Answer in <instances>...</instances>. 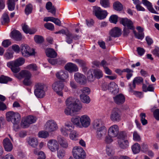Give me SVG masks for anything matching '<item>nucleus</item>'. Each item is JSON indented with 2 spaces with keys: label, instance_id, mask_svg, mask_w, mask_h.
Returning <instances> with one entry per match:
<instances>
[{
  "label": "nucleus",
  "instance_id": "obj_15",
  "mask_svg": "<svg viewBox=\"0 0 159 159\" xmlns=\"http://www.w3.org/2000/svg\"><path fill=\"white\" fill-rule=\"evenodd\" d=\"M120 23L125 27H126L130 30H134V29L133 22L131 20L127 18H121L120 20Z\"/></svg>",
  "mask_w": 159,
  "mask_h": 159
},
{
  "label": "nucleus",
  "instance_id": "obj_25",
  "mask_svg": "<svg viewBox=\"0 0 159 159\" xmlns=\"http://www.w3.org/2000/svg\"><path fill=\"white\" fill-rule=\"evenodd\" d=\"M143 3L146 6L148 10L152 13L158 14L152 7V3L147 0H142Z\"/></svg>",
  "mask_w": 159,
  "mask_h": 159
},
{
  "label": "nucleus",
  "instance_id": "obj_3",
  "mask_svg": "<svg viewBox=\"0 0 159 159\" xmlns=\"http://www.w3.org/2000/svg\"><path fill=\"white\" fill-rule=\"evenodd\" d=\"M67 99L71 106L72 112H79L81 110L82 106L79 100L72 97H69Z\"/></svg>",
  "mask_w": 159,
  "mask_h": 159
},
{
  "label": "nucleus",
  "instance_id": "obj_37",
  "mask_svg": "<svg viewBox=\"0 0 159 159\" xmlns=\"http://www.w3.org/2000/svg\"><path fill=\"white\" fill-rule=\"evenodd\" d=\"M132 151L134 154L139 152L140 149V146L138 143L134 144L131 147Z\"/></svg>",
  "mask_w": 159,
  "mask_h": 159
},
{
  "label": "nucleus",
  "instance_id": "obj_38",
  "mask_svg": "<svg viewBox=\"0 0 159 159\" xmlns=\"http://www.w3.org/2000/svg\"><path fill=\"white\" fill-rule=\"evenodd\" d=\"M118 89V86L114 82H111L109 84V90L110 91L113 92Z\"/></svg>",
  "mask_w": 159,
  "mask_h": 159
},
{
  "label": "nucleus",
  "instance_id": "obj_54",
  "mask_svg": "<svg viewBox=\"0 0 159 159\" xmlns=\"http://www.w3.org/2000/svg\"><path fill=\"white\" fill-rule=\"evenodd\" d=\"M133 139L134 141H139L141 140L140 136L136 131L134 132L133 134Z\"/></svg>",
  "mask_w": 159,
  "mask_h": 159
},
{
  "label": "nucleus",
  "instance_id": "obj_59",
  "mask_svg": "<svg viewBox=\"0 0 159 159\" xmlns=\"http://www.w3.org/2000/svg\"><path fill=\"white\" fill-rule=\"evenodd\" d=\"M60 130L61 134L65 136H67L68 135L69 132L68 131V129H66V128L62 127L61 128Z\"/></svg>",
  "mask_w": 159,
  "mask_h": 159
},
{
  "label": "nucleus",
  "instance_id": "obj_10",
  "mask_svg": "<svg viewBox=\"0 0 159 159\" xmlns=\"http://www.w3.org/2000/svg\"><path fill=\"white\" fill-rule=\"evenodd\" d=\"M110 119L113 122H119L121 120V114L119 109L114 108L110 116Z\"/></svg>",
  "mask_w": 159,
  "mask_h": 159
},
{
  "label": "nucleus",
  "instance_id": "obj_18",
  "mask_svg": "<svg viewBox=\"0 0 159 159\" xmlns=\"http://www.w3.org/2000/svg\"><path fill=\"white\" fill-rule=\"evenodd\" d=\"M3 144L5 151H11L13 148V145L10 139L7 138H5L3 141Z\"/></svg>",
  "mask_w": 159,
  "mask_h": 159
},
{
  "label": "nucleus",
  "instance_id": "obj_12",
  "mask_svg": "<svg viewBox=\"0 0 159 159\" xmlns=\"http://www.w3.org/2000/svg\"><path fill=\"white\" fill-rule=\"evenodd\" d=\"M74 79L75 81L81 85H84L86 83V78L83 75L78 72L74 75Z\"/></svg>",
  "mask_w": 159,
  "mask_h": 159
},
{
  "label": "nucleus",
  "instance_id": "obj_61",
  "mask_svg": "<svg viewBox=\"0 0 159 159\" xmlns=\"http://www.w3.org/2000/svg\"><path fill=\"white\" fill-rule=\"evenodd\" d=\"M2 18L3 21L5 23H8L10 21V19L7 13H4L2 16Z\"/></svg>",
  "mask_w": 159,
  "mask_h": 159
},
{
  "label": "nucleus",
  "instance_id": "obj_1",
  "mask_svg": "<svg viewBox=\"0 0 159 159\" xmlns=\"http://www.w3.org/2000/svg\"><path fill=\"white\" fill-rule=\"evenodd\" d=\"M25 62V60L24 58L20 57L14 61L8 62L7 66L11 69L13 73H17L20 70L19 66L24 64Z\"/></svg>",
  "mask_w": 159,
  "mask_h": 159
},
{
  "label": "nucleus",
  "instance_id": "obj_29",
  "mask_svg": "<svg viewBox=\"0 0 159 159\" xmlns=\"http://www.w3.org/2000/svg\"><path fill=\"white\" fill-rule=\"evenodd\" d=\"M66 102L67 107L64 110V113L67 115L72 116L74 112H72L71 106H70V104L69 103L67 99L66 100Z\"/></svg>",
  "mask_w": 159,
  "mask_h": 159
},
{
  "label": "nucleus",
  "instance_id": "obj_40",
  "mask_svg": "<svg viewBox=\"0 0 159 159\" xmlns=\"http://www.w3.org/2000/svg\"><path fill=\"white\" fill-rule=\"evenodd\" d=\"M57 150V156L59 159H62L65 156L66 152L63 149H58Z\"/></svg>",
  "mask_w": 159,
  "mask_h": 159
},
{
  "label": "nucleus",
  "instance_id": "obj_42",
  "mask_svg": "<svg viewBox=\"0 0 159 159\" xmlns=\"http://www.w3.org/2000/svg\"><path fill=\"white\" fill-rule=\"evenodd\" d=\"M79 135L78 133L76 131H72L70 134V139L74 140H76L78 139V138L79 137Z\"/></svg>",
  "mask_w": 159,
  "mask_h": 159
},
{
  "label": "nucleus",
  "instance_id": "obj_8",
  "mask_svg": "<svg viewBox=\"0 0 159 159\" xmlns=\"http://www.w3.org/2000/svg\"><path fill=\"white\" fill-rule=\"evenodd\" d=\"M45 129L49 133H52L57 130L58 126L57 122L54 120H48L45 125Z\"/></svg>",
  "mask_w": 159,
  "mask_h": 159
},
{
  "label": "nucleus",
  "instance_id": "obj_46",
  "mask_svg": "<svg viewBox=\"0 0 159 159\" xmlns=\"http://www.w3.org/2000/svg\"><path fill=\"white\" fill-rule=\"evenodd\" d=\"M32 10L33 7L31 4H29L26 5L25 9V13L27 15H28L32 12Z\"/></svg>",
  "mask_w": 159,
  "mask_h": 159
},
{
  "label": "nucleus",
  "instance_id": "obj_11",
  "mask_svg": "<svg viewBox=\"0 0 159 159\" xmlns=\"http://www.w3.org/2000/svg\"><path fill=\"white\" fill-rule=\"evenodd\" d=\"M48 149L52 152H54L59 149V145L57 141L55 139H50L48 142Z\"/></svg>",
  "mask_w": 159,
  "mask_h": 159
},
{
  "label": "nucleus",
  "instance_id": "obj_63",
  "mask_svg": "<svg viewBox=\"0 0 159 159\" xmlns=\"http://www.w3.org/2000/svg\"><path fill=\"white\" fill-rule=\"evenodd\" d=\"M159 48L156 47L155 49L152 51V53L156 57H159Z\"/></svg>",
  "mask_w": 159,
  "mask_h": 159
},
{
  "label": "nucleus",
  "instance_id": "obj_47",
  "mask_svg": "<svg viewBox=\"0 0 159 159\" xmlns=\"http://www.w3.org/2000/svg\"><path fill=\"white\" fill-rule=\"evenodd\" d=\"M35 90H44L45 89V85L43 83H37L35 84Z\"/></svg>",
  "mask_w": 159,
  "mask_h": 159
},
{
  "label": "nucleus",
  "instance_id": "obj_32",
  "mask_svg": "<svg viewBox=\"0 0 159 159\" xmlns=\"http://www.w3.org/2000/svg\"><path fill=\"white\" fill-rule=\"evenodd\" d=\"M46 89L34 90L35 95L38 98H43L45 95Z\"/></svg>",
  "mask_w": 159,
  "mask_h": 159
},
{
  "label": "nucleus",
  "instance_id": "obj_57",
  "mask_svg": "<svg viewBox=\"0 0 159 159\" xmlns=\"http://www.w3.org/2000/svg\"><path fill=\"white\" fill-rule=\"evenodd\" d=\"M4 57L6 59H10L13 57V53L10 52H6L4 54Z\"/></svg>",
  "mask_w": 159,
  "mask_h": 159
},
{
  "label": "nucleus",
  "instance_id": "obj_9",
  "mask_svg": "<svg viewBox=\"0 0 159 159\" xmlns=\"http://www.w3.org/2000/svg\"><path fill=\"white\" fill-rule=\"evenodd\" d=\"M52 88L60 96H62V90L64 87L62 82L58 80L55 81L52 85Z\"/></svg>",
  "mask_w": 159,
  "mask_h": 159
},
{
  "label": "nucleus",
  "instance_id": "obj_26",
  "mask_svg": "<svg viewBox=\"0 0 159 159\" xmlns=\"http://www.w3.org/2000/svg\"><path fill=\"white\" fill-rule=\"evenodd\" d=\"M45 52L47 56L51 58H55L57 56V54L54 49L50 48H47Z\"/></svg>",
  "mask_w": 159,
  "mask_h": 159
},
{
  "label": "nucleus",
  "instance_id": "obj_31",
  "mask_svg": "<svg viewBox=\"0 0 159 159\" xmlns=\"http://www.w3.org/2000/svg\"><path fill=\"white\" fill-rule=\"evenodd\" d=\"M93 125L94 128L97 130L105 128L102 125L101 121L98 120H95L94 121Z\"/></svg>",
  "mask_w": 159,
  "mask_h": 159
},
{
  "label": "nucleus",
  "instance_id": "obj_23",
  "mask_svg": "<svg viewBox=\"0 0 159 159\" xmlns=\"http://www.w3.org/2000/svg\"><path fill=\"white\" fill-rule=\"evenodd\" d=\"M46 8L49 12L51 13L54 16H55L56 9L55 7L52 5V3L51 2H48L47 3L46 5Z\"/></svg>",
  "mask_w": 159,
  "mask_h": 159
},
{
  "label": "nucleus",
  "instance_id": "obj_56",
  "mask_svg": "<svg viewBox=\"0 0 159 159\" xmlns=\"http://www.w3.org/2000/svg\"><path fill=\"white\" fill-rule=\"evenodd\" d=\"M11 44V42L9 39L4 40L2 43V46L5 48H7Z\"/></svg>",
  "mask_w": 159,
  "mask_h": 159
},
{
  "label": "nucleus",
  "instance_id": "obj_62",
  "mask_svg": "<svg viewBox=\"0 0 159 159\" xmlns=\"http://www.w3.org/2000/svg\"><path fill=\"white\" fill-rule=\"evenodd\" d=\"M106 151L107 153L108 156H110L113 153L112 148L110 146L108 145L107 146Z\"/></svg>",
  "mask_w": 159,
  "mask_h": 159
},
{
  "label": "nucleus",
  "instance_id": "obj_19",
  "mask_svg": "<svg viewBox=\"0 0 159 159\" xmlns=\"http://www.w3.org/2000/svg\"><path fill=\"white\" fill-rule=\"evenodd\" d=\"M56 77L58 79L64 81L68 77V74L66 71L60 70L56 74Z\"/></svg>",
  "mask_w": 159,
  "mask_h": 159
},
{
  "label": "nucleus",
  "instance_id": "obj_49",
  "mask_svg": "<svg viewBox=\"0 0 159 159\" xmlns=\"http://www.w3.org/2000/svg\"><path fill=\"white\" fill-rule=\"evenodd\" d=\"M87 78L89 81L92 82L93 81L95 78L93 74V71L92 73V72L90 71H88L87 73Z\"/></svg>",
  "mask_w": 159,
  "mask_h": 159
},
{
  "label": "nucleus",
  "instance_id": "obj_43",
  "mask_svg": "<svg viewBox=\"0 0 159 159\" xmlns=\"http://www.w3.org/2000/svg\"><path fill=\"white\" fill-rule=\"evenodd\" d=\"M14 0H8V7L9 10L12 11L14 10L15 7V2Z\"/></svg>",
  "mask_w": 159,
  "mask_h": 159
},
{
  "label": "nucleus",
  "instance_id": "obj_44",
  "mask_svg": "<svg viewBox=\"0 0 159 159\" xmlns=\"http://www.w3.org/2000/svg\"><path fill=\"white\" fill-rule=\"evenodd\" d=\"M100 3L101 5L105 8L110 7V3L109 0H100Z\"/></svg>",
  "mask_w": 159,
  "mask_h": 159
},
{
  "label": "nucleus",
  "instance_id": "obj_45",
  "mask_svg": "<svg viewBox=\"0 0 159 159\" xmlns=\"http://www.w3.org/2000/svg\"><path fill=\"white\" fill-rule=\"evenodd\" d=\"M133 30L134 33L136 38L140 40H142L144 38V35L143 32L137 33L135 30Z\"/></svg>",
  "mask_w": 159,
  "mask_h": 159
},
{
  "label": "nucleus",
  "instance_id": "obj_21",
  "mask_svg": "<svg viewBox=\"0 0 159 159\" xmlns=\"http://www.w3.org/2000/svg\"><path fill=\"white\" fill-rule=\"evenodd\" d=\"M10 36L11 38L16 41H20L22 39L21 33L16 30H14L11 32Z\"/></svg>",
  "mask_w": 159,
  "mask_h": 159
},
{
  "label": "nucleus",
  "instance_id": "obj_50",
  "mask_svg": "<svg viewBox=\"0 0 159 159\" xmlns=\"http://www.w3.org/2000/svg\"><path fill=\"white\" fill-rule=\"evenodd\" d=\"M66 42L69 44L71 43L72 41V38H75L73 37L71 34L70 33H67L66 34Z\"/></svg>",
  "mask_w": 159,
  "mask_h": 159
},
{
  "label": "nucleus",
  "instance_id": "obj_39",
  "mask_svg": "<svg viewBox=\"0 0 159 159\" xmlns=\"http://www.w3.org/2000/svg\"><path fill=\"white\" fill-rule=\"evenodd\" d=\"M80 97L81 101L84 103H89L90 101V99L89 96L85 94H81Z\"/></svg>",
  "mask_w": 159,
  "mask_h": 159
},
{
  "label": "nucleus",
  "instance_id": "obj_33",
  "mask_svg": "<svg viewBox=\"0 0 159 159\" xmlns=\"http://www.w3.org/2000/svg\"><path fill=\"white\" fill-rule=\"evenodd\" d=\"M96 133L97 138L100 139H101L102 137L106 134V130L105 127L103 128L97 130Z\"/></svg>",
  "mask_w": 159,
  "mask_h": 159
},
{
  "label": "nucleus",
  "instance_id": "obj_55",
  "mask_svg": "<svg viewBox=\"0 0 159 159\" xmlns=\"http://www.w3.org/2000/svg\"><path fill=\"white\" fill-rule=\"evenodd\" d=\"M44 25L45 28L51 30H52L54 29L53 25L51 23H46Z\"/></svg>",
  "mask_w": 159,
  "mask_h": 159
},
{
  "label": "nucleus",
  "instance_id": "obj_16",
  "mask_svg": "<svg viewBox=\"0 0 159 159\" xmlns=\"http://www.w3.org/2000/svg\"><path fill=\"white\" fill-rule=\"evenodd\" d=\"M113 98L114 102L118 105L123 104L125 101V97L121 93L116 95L113 97Z\"/></svg>",
  "mask_w": 159,
  "mask_h": 159
},
{
  "label": "nucleus",
  "instance_id": "obj_6",
  "mask_svg": "<svg viewBox=\"0 0 159 159\" xmlns=\"http://www.w3.org/2000/svg\"><path fill=\"white\" fill-rule=\"evenodd\" d=\"M20 50L22 55L24 57H27L35 55L34 49H31L30 47L26 44H21L20 46Z\"/></svg>",
  "mask_w": 159,
  "mask_h": 159
},
{
  "label": "nucleus",
  "instance_id": "obj_52",
  "mask_svg": "<svg viewBox=\"0 0 159 159\" xmlns=\"http://www.w3.org/2000/svg\"><path fill=\"white\" fill-rule=\"evenodd\" d=\"M118 17L115 15H111L110 18L109 20L111 23L116 24L117 21Z\"/></svg>",
  "mask_w": 159,
  "mask_h": 159
},
{
  "label": "nucleus",
  "instance_id": "obj_35",
  "mask_svg": "<svg viewBox=\"0 0 159 159\" xmlns=\"http://www.w3.org/2000/svg\"><path fill=\"white\" fill-rule=\"evenodd\" d=\"M113 7L115 10L118 11H121L123 9V5L118 1L115 2L113 3Z\"/></svg>",
  "mask_w": 159,
  "mask_h": 159
},
{
  "label": "nucleus",
  "instance_id": "obj_41",
  "mask_svg": "<svg viewBox=\"0 0 159 159\" xmlns=\"http://www.w3.org/2000/svg\"><path fill=\"white\" fill-rule=\"evenodd\" d=\"M12 80V79L5 76L2 75L0 76V83L6 84L8 81Z\"/></svg>",
  "mask_w": 159,
  "mask_h": 159
},
{
  "label": "nucleus",
  "instance_id": "obj_64",
  "mask_svg": "<svg viewBox=\"0 0 159 159\" xmlns=\"http://www.w3.org/2000/svg\"><path fill=\"white\" fill-rule=\"evenodd\" d=\"M153 115L155 118L157 120H159V109H156L153 112Z\"/></svg>",
  "mask_w": 159,
  "mask_h": 159
},
{
  "label": "nucleus",
  "instance_id": "obj_4",
  "mask_svg": "<svg viewBox=\"0 0 159 159\" xmlns=\"http://www.w3.org/2000/svg\"><path fill=\"white\" fill-rule=\"evenodd\" d=\"M73 155L76 159H84L86 157L85 153L83 148L75 146L73 149Z\"/></svg>",
  "mask_w": 159,
  "mask_h": 159
},
{
  "label": "nucleus",
  "instance_id": "obj_51",
  "mask_svg": "<svg viewBox=\"0 0 159 159\" xmlns=\"http://www.w3.org/2000/svg\"><path fill=\"white\" fill-rule=\"evenodd\" d=\"M35 42L38 43H41L44 41L43 37L41 36L36 35L34 37Z\"/></svg>",
  "mask_w": 159,
  "mask_h": 159
},
{
  "label": "nucleus",
  "instance_id": "obj_7",
  "mask_svg": "<svg viewBox=\"0 0 159 159\" xmlns=\"http://www.w3.org/2000/svg\"><path fill=\"white\" fill-rule=\"evenodd\" d=\"M93 12L96 17L99 20L105 19L107 15L106 11L103 10L100 7L97 6L93 7Z\"/></svg>",
  "mask_w": 159,
  "mask_h": 159
},
{
  "label": "nucleus",
  "instance_id": "obj_30",
  "mask_svg": "<svg viewBox=\"0 0 159 159\" xmlns=\"http://www.w3.org/2000/svg\"><path fill=\"white\" fill-rule=\"evenodd\" d=\"M71 121L74 125L80 128L81 127L80 124V117L79 116H76L73 117L71 119Z\"/></svg>",
  "mask_w": 159,
  "mask_h": 159
},
{
  "label": "nucleus",
  "instance_id": "obj_24",
  "mask_svg": "<svg viewBox=\"0 0 159 159\" xmlns=\"http://www.w3.org/2000/svg\"><path fill=\"white\" fill-rule=\"evenodd\" d=\"M110 34L113 37H119L121 34V30L118 27H115L110 31Z\"/></svg>",
  "mask_w": 159,
  "mask_h": 159
},
{
  "label": "nucleus",
  "instance_id": "obj_20",
  "mask_svg": "<svg viewBox=\"0 0 159 159\" xmlns=\"http://www.w3.org/2000/svg\"><path fill=\"white\" fill-rule=\"evenodd\" d=\"M65 70L70 72H76L78 70V68L75 64L72 63H68L65 66Z\"/></svg>",
  "mask_w": 159,
  "mask_h": 159
},
{
  "label": "nucleus",
  "instance_id": "obj_36",
  "mask_svg": "<svg viewBox=\"0 0 159 159\" xmlns=\"http://www.w3.org/2000/svg\"><path fill=\"white\" fill-rule=\"evenodd\" d=\"M93 74L95 78L99 79L103 76V73L102 70L99 69H95L93 70Z\"/></svg>",
  "mask_w": 159,
  "mask_h": 159
},
{
  "label": "nucleus",
  "instance_id": "obj_5",
  "mask_svg": "<svg viewBox=\"0 0 159 159\" xmlns=\"http://www.w3.org/2000/svg\"><path fill=\"white\" fill-rule=\"evenodd\" d=\"M36 120V118L35 117L29 116L22 119L21 126L24 128H28L30 124L35 123Z\"/></svg>",
  "mask_w": 159,
  "mask_h": 159
},
{
  "label": "nucleus",
  "instance_id": "obj_22",
  "mask_svg": "<svg viewBox=\"0 0 159 159\" xmlns=\"http://www.w3.org/2000/svg\"><path fill=\"white\" fill-rule=\"evenodd\" d=\"M119 146L122 149L127 148L129 146V143L127 140L125 139H119L118 140Z\"/></svg>",
  "mask_w": 159,
  "mask_h": 159
},
{
  "label": "nucleus",
  "instance_id": "obj_28",
  "mask_svg": "<svg viewBox=\"0 0 159 159\" xmlns=\"http://www.w3.org/2000/svg\"><path fill=\"white\" fill-rule=\"evenodd\" d=\"M22 29L24 32L26 34L29 33L30 34H34L36 31L35 29H31L29 28L27 25L25 24L22 26Z\"/></svg>",
  "mask_w": 159,
  "mask_h": 159
},
{
  "label": "nucleus",
  "instance_id": "obj_58",
  "mask_svg": "<svg viewBox=\"0 0 159 159\" xmlns=\"http://www.w3.org/2000/svg\"><path fill=\"white\" fill-rule=\"evenodd\" d=\"M31 78H25L23 81V84L26 86H29L32 83V82L30 80Z\"/></svg>",
  "mask_w": 159,
  "mask_h": 159
},
{
  "label": "nucleus",
  "instance_id": "obj_17",
  "mask_svg": "<svg viewBox=\"0 0 159 159\" xmlns=\"http://www.w3.org/2000/svg\"><path fill=\"white\" fill-rule=\"evenodd\" d=\"M15 76L18 79H21V78H31L32 74L29 71L26 70H21L18 74H16Z\"/></svg>",
  "mask_w": 159,
  "mask_h": 159
},
{
  "label": "nucleus",
  "instance_id": "obj_2",
  "mask_svg": "<svg viewBox=\"0 0 159 159\" xmlns=\"http://www.w3.org/2000/svg\"><path fill=\"white\" fill-rule=\"evenodd\" d=\"M7 120L8 122H11L14 125H17L20 122L21 117L17 112L12 111H9L6 114Z\"/></svg>",
  "mask_w": 159,
  "mask_h": 159
},
{
  "label": "nucleus",
  "instance_id": "obj_14",
  "mask_svg": "<svg viewBox=\"0 0 159 159\" xmlns=\"http://www.w3.org/2000/svg\"><path fill=\"white\" fill-rule=\"evenodd\" d=\"M90 119L88 115H84L80 116L81 127H88L90 125Z\"/></svg>",
  "mask_w": 159,
  "mask_h": 159
},
{
  "label": "nucleus",
  "instance_id": "obj_53",
  "mask_svg": "<svg viewBox=\"0 0 159 159\" xmlns=\"http://www.w3.org/2000/svg\"><path fill=\"white\" fill-rule=\"evenodd\" d=\"M143 79L141 77H135L134 79L133 82L135 84H139L143 82Z\"/></svg>",
  "mask_w": 159,
  "mask_h": 159
},
{
  "label": "nucleus",
  "instance_id": "obj_27",
  "mask_svg": "<svg viewBox=\"0 0 159 159\" xmlns=\"http://www.w3.org/2000/svg\"><path fill=\"white\" fill-rule=\"evenodd\" d=\"M58 141L60 146L63 148H68V144L67 141L64 138H58Z\"/></svg>",
  "mask_w": 159,
  "mask_h": 159
},
{
  "label": "nucleus",
  "instance_id": "obj_48",
  "mask_svg": "<svg viewBox=\"0 0 159 159\" xmlns=\"http://www.w3.org/2000/svg\"><path fill=\"white\" fill-rule=\"evenodd\" d=\"M49 132L48 131H41L39 132L38 135L39 137L42 138H45L48 136Z\"/></svg>",
  "mask_w": 159,
  "mask_h": 159
},
{
  "label": "nucleus",
  "instance_id": "obj_34",
  "mask_svg": "<svg viewBox=\"0 0 159 159\" xmlns=\"http://www.w3.org/2000/svg\"><path fill=\"white\" fill-rule=\"evenodd\" d=\"M28 143L32 147L36 148L38 145L39 142L37 139L33 138L29 139Z\"/></svg>",
  "mask_w": 159,
  "mask_h": 159
},
{
  "label": "nucleus",
  "instance_id": "obj_60",
  "mask_svg": "<svg viewBox=\"0 0 159 159\" xmlns=\"http://www.w3.org/2000/svg\"><path fill=\"white\" fill-rule=\"evenodd\" d=\"M11 48L16 53H19L20 49V47L16 44H14L11 46Z\"/></svg>",
  "mask_w": 159,
  "mask_h": 159
},
{
  "label": "nucleus",
  "instance_id": "obj_13",
  "mask_svg": "<svg viewBox=\"0 0 159 159\" xmlns=\"http://www.w3.org/2000/svg\"><path fill=\"white\" fill-rule=\"evenodd\" d=\"M108 135L112 137H116L119 133V129L118 126L116 125L111 126L108 130Z\"/></svg>",
  "mask_w": 159,
  "mask_h": 159
}]
</instances>
